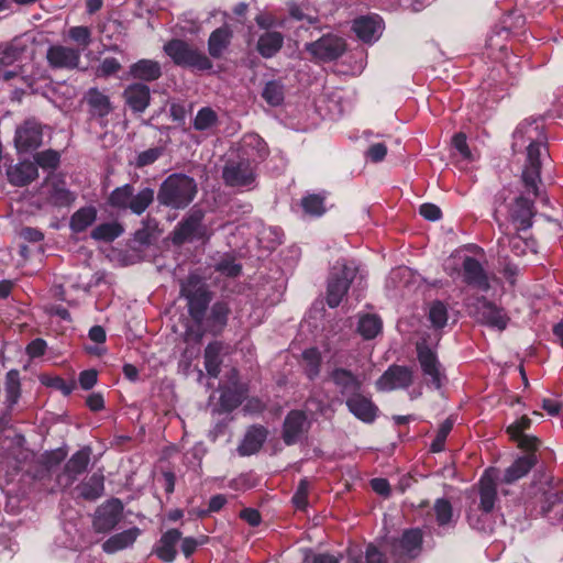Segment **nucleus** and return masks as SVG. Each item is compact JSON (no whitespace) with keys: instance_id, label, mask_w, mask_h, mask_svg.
Instances as JSON below:
<instances>
[{"instance_id":"nucleus-63","label":"nucleus","mask_w":563,"mask_h":563,"mask_svg":"<svg viewBox=\"0 0 563 563\" xmlns=\"http://www.w3.org/2000/svg\"><path fill=\"white\" fill-rule=\"evenodd\" d=\"M46 349H47L46 341L41 339V338H37V339L32 340L26 345L25 350H26V354L31 358H36V357H40V356L44 355Z\"/></svg>"},{"instance_id":"nucleus-51","label":"nucleus","mask_w":563,"mask_h":563,"mask_svg":"<svg viewBox=\"0 0 563 563\" xmlns=\"http://www.w3.org/2000/svg\"><path fill=\"white\" fill-rule=\"evenodd\" d=\"M301 208L310 217H321L325 212L324 197L318 194H308L301 198Z\"/></svg>"},{"instance_id":"nucleus-14","label":"nucleus","mask_w":563,"mask_h":563,"mask_svg":"<svg viewBox=\"0 0 563 563\" xmlns=\"http://www.w3.org/2000/svg\"><path fill=\"white\" fill-rule=\"evenodd\" d=\"M311 422L302 410H290L285 417L282 439L286 445H294L305 439Z\"/></svg>"},{"instance_id":"nucleus-11","label":"nucleus","mask_w":563,"mask_h":563,"mask_svg":"<svg viewBox=\"0 0 563 563\" xmlns=\"http://www.w3.org/2000/svg\"><path fill=\"white\" fill-rule=\"evenodd\" d=\"M416 349L422 374L427 378V385L433 389H440L445 375L435 351L429 347L424 340L417 342Z\"/></svg>"},{"instance_id":"nucleus-42","label":"nucleus","mask_w":563,"mask_h":563,"mask_svg":"<svg viewBox=\"0 0 563 563\" xmlns=\"http://www.w3.org/2000/svg\"><path fill=\"white\" fill-rule=\"evenodd\" d=\"M284 36L279 32H266L257 41V52L265 58L276 55L282 48Z\"/></svg>"},{"instance_id":"nucleus-15","label":"nucleus","mask_w":563,"mask_h":563,"mask_svg":"<svg viewBox=\"0 0 563 563\" xmlns=\"http://www.w3.org/2000/svg\"><path fill=\"white\" fill-rule=\"evenodd\" d=\"M43 143V130L40 122L27 119L16 128L14 144L19 153H31Z\"/></svg>"},{"instance_id":"nucleus-48","label":"nucleus","mask_w":563,"mask_h":563,"mask_svg":"<svg viewBox=\"0 0 563 563\" xmlns=\"http://www.w3.org/2000/svg\"><path fill=\"white\" fill-rule=\"evenodd\" d=\"M134 188L130 184L117 187L108 197V205L114 209L126 210L132 200Z\"/></svg>"},{"instance_id":"nucleus-23","label":"nucleus","mask_w":563,"mask_h":563,"mask_svg":"<svg viewBox=\"0 0 563 563\" xmlns=\"http://www.w3.org/2000/svg\"><path fill=\"white\" fill-rule=\"evenodd\" d=\"M123 506L119 499H113L96 514L93 527L98 532H109L114 529L122 519Z\"/></svg>"},{"instance_id":"nucleus-1","label":"nucleus","mask_w":563,"mask_h":563,"mask_svg":"<svg viewBox=\"0 0 563 563\" xmlns=\"http://www.w3.org/2000/svg\"><path fill=\"white\" fill-rule=\"evenodd\" d=\"M512 148L516 151L526 146L527 159L522 170V180L526 189L538 196V184L540 183L541 152L547 143L544 124L541 119L521 122L512 134Z\"/></svg>"},{"instance_id":"nucleus-41","label":"nucleus","mask_w":563,"mask_h":563,"mask_svg":"<svg viewBox=\"0 0 563 563\" xmlns=\"http://www.w3.org/2000/svg\"><path fill=\"white\" fill-rule=\"evenodd\" d=\"M356 329L364 340H372L382 332L383 321L376 313H361Z\"/></svg>"},{"instance_id":"nucleus-34","label":"nucleus","mask_w":563,"mask_h":563,"mask_svg":"<svg viewBox=\"0 0 563 563\" xmlns=\"http://www.w3.org/2000/svg\"><path fill=\"white\" fill-rule=\"evenodd\" d=\"M233 32L229 25H222L211 32L208 38V52L213 58H220L229 48Z\"/></svg>"},{"instance_id":"nucleus-49","label":"nucleus","mask_w":563,"mask_h":563,"mask_svg":"<svg viewBox=\"0 0 563 563\" xmlns=\"http://www.w3.org/2000/svg\"><path fill=\"white\" fill-rule=\"evenodd\" d=\"M219 117L217 112L210 107H203L198 110L192 126L195 130L206 132L217 126Z\"/></svg>"},{"instance_id":"nucleus-3","label":"nucleus","mask_w":563,"mask_h":563,"mask_svg":"<svg viewBox=\"0 0 563 563\" xmlns=\"http://www.w3.org/2000/svg\"><path fill=\"white\" fill-rule=\"evenodd\" d=\"M494 470L486 471L478 484V498L468 506L466 518L468 525L481 532L492 531V511L497 500V484L493 478Z\"/></svg>"},{"instance_id":"nucleus-52","label":"nucleus","mask_w":563,"mask_h":563,"mask_svg":"<svg viewBox=\"0 0 563 563\" xmlns=\"http://www.w3.org/2000/svg\"><path fill=\"white\" fill-rule=\"evenodd\" d=\"M305 373L309 379H314L320 373L321 354L317 347H310L302 352Z\"/></svg>"},{"instance_id":"nucleus-54","label":"nucleus","mask_w":563,"mask_h":563,"mask_svg":"<svg viewBox=\"0 0 563 563\" xmlns=\"http://www.w3.org/2000/svg\"><path fill=\"white\" fill-rule=\"evenodd\" d=\"M453 420L448 418L440 424L437 435L430 444L431 452L438 453L444 450L445 441L453 429Z\"/></svg>"},{"instance_id":"nucleus-19","label":"nucleus","mask_w":563,"mask_h":563,"mask_svg":"<svg viewBox=\"0 0 563 563\" xmlns=\"http://www.w3.org/2000/svg\"><path fill=\"white\" fill-rule=\"evenodd\" d=\"M230 311V303L227 299H220L213 302L209 314L205 316L202 327H197V339L200 340L207 331L212 334H219L228 324Z\"/></svg>"},{"instance_id":"nucleus-56","label":"nucleus","mask_w":563,"mask_h":563,"mask_svg":"<svg viewBox=\"0 0 563 563\" xmlns=\"http://www.w3.org/2000/svg\"><path fill=\"white\" fill-rule=\"evenodd\" d=\"M41 382L43 385L62 391L65 396H68L75 389L74 382H67L59 376H42Z\"/></svg>"},{"instance_id":"nucleus-28","label":"nucleus","mask_w":563,"mask_h":563,"mask_svg":"<svg viewBox=\"0 0 563 563\" xmlns=\"http://www.w3.org/2000/svg\"><path fill=\"white\" fill-rule=\"evenodd\" d=\"M434 522L438 527L435 533L443 536L455 528L459 516L454 514L452 504L446 498H438L433 505Z\"/></svg>"},{"instance_id":"nucleus-45","label":"nucleus","mask_w":563,"mask_h":563,"mask_svg":"<svg viewBox=\"0 0 563 563\" xmlns=\"http://www.w3.org/2000/svg\"><path fill=\"white\" fill-rule=\"evenodd\" d=\"M5 404L12 408L18 404L21 396L20 373L18 369H10L5 374L4 382Z\"/></svg>"},{"instance_id":"nucleus-32","label":"nucleus","mask_w":563,"mask_h":563,"mask_svg":"<svg viewBox=\"0 0 563 563\" xmlns=\"http://www.w3.org/2000/svg\"><path fill=\"white\" fill-rule=\"evenodd\" d=\"M510 218L518 223V230H527L532 227L533 202L528 198L519 196L510 207Z\"/></svg>"},{"instance_id":"nucleus-20","label":"nucleus","mask_w":563,"mask_h":563,"mask_svg":"<svg viewBox=\"0 0 563 563\" xmlns=\"http://www.w3.org/2000/svg\"><path fill=\"white\" fill-rule=\"evenodd\" d=\"M538 501L540 509L537 515L545 518L551 525L560 526L563 529V494L542 493Z\"/></svg>"},{"instance_id":"nucleus-12","label":"nucleus","mask_w":563,"mask_h":563,"mask_svg":"<svg viewBox=\"0 0 563 563\" xmlns=\"http://www.w3.org/2000/svg\"><path fill=\"white\" fill-rule=\"evenodd\" d=\"M472 313L481 323L500 331L505 330L509 322V317L506 311L485 297L476 299L473 305Z\"/></svg>"},{"instance_id":"nucleus-61","label":"nucleus","mask_w":563,"mask_h":563,"mask_svg":"<svg viewBox=\"0 0 563 563\" xmlns=\"http://www.w3.org/2000/svg\"><path fill=\"white\" fill-rule=\"evenodd\" d=\"M162 154L163 151L159 147L145 150L137 155L135 164L137 167L148 166L156 162L162 156Z\"/></svg>"},{"instance_id":"nucleus-44","label":"nucleus","mask_w":563,"mask_h":563,"mask_svg":"<svg viewBox=\"0 0 563 563\" xmlns=\"http://www.w3.org/2000/svg\"><path fill=\"white\" fill-rule=\"evenodd\" d=\"M90 454L91 450L89 448H84L73 454L66 463V473L71 478H76L78 475L82 474L89 465Z\"/></svg>"},{"instance_id":"nucleus-8","label":"nucleus","mask_w":563,"mask_h":563,"mask_svg":"<svg viewBox=\"0 0 563 563\" xmlns=\"http://www.w3.org/2000/svg\"><path fill=\"white\" fill-rule=\"evenodd\" d=\"M25 48L11 43L4 46H0V79L9 81L12 79H19L25 87L33 88L35 79L32 75L25 73L24 66H19L14 69H8L15 63L21 62L24 57Z\"/></svg>"},{"instance_id":"nucleus-26","label":"nucleus","mask_w":563,"mask_h":563,"mask_svg":"<svg viewBox=\"0 0 563 563\" xmlns=\"http://www.w3.org/2000/svg\"><path fill=\"white\" fill-rule=\"evenodd\" d=\"M349 411L358 420L365 423L375 421L378 407L372 401L371 397L363 395L361 391L345 401Z\"/></svg>"},{"instance_id":"nucleus-35","label":"nucleus","mask_w":563,"mask_h":563,"mask_svg":"<svg viewBox=\"0 0 563 563\" xmlns=\"http://www.w3.org/2000/svg\"><path fill=\"white\" fill-rule=\"evenodd\" d=\"M129 76L143 81H154L162 76V67L153 59H140L129 67Z\"/></svg>"},{"instance_id":"nucleus-58","label":"nucleus","mask_w":563,"mask_h":563,"mask_svg":"<svg viewBox=\"0 0 563 563\" xmlns=\"http://www.w3.org/2000/svg\"><path fill=\"white\" fill-rule=\"evenodd\" d=\"M68 36L84 48L91 42V31L88 26H73L68 31Z\"/></svg>"},{"instance_id":"nucleus-47","label":"nucleus","mask_w":563,"mask_h":563,"mask_svg":"<svg viewBox=\"0 0 563 563\" xmlns=\"http://www.w3.org/2000/svg\"><path fill=\"white\" fill-rule=\"evenodd\" d=\"M262 98L271 107L282 106L285 99L284 84L277 79L268 80L262 90Z\"/></svg>"},{"instance_id":"nucleus-62","label":"nucleus","mask_w":563,"mask_h":563,"mask_svg":"<svg viewBox=\"0 0 563 563\" xmlns=\"http://www.w3.org/2000/svg\"><path fill=\"white\" fill-rule=\"evenodd\" d=\"M386 155H387V146L380 142L371 145L365 153L366 159H368L373 163L382 162L386 157Z\"/></svg>"},{"instance_id":"nucleus-38","label":"nucleus","mask_w":563,"mask_h":563,"mask_svg":"<svg viewBox=\"0 0 563 563\" xmlns=\"http://www.w3.org/2000/svg\"><path fill=\"white\" fill-rule=\"evenodd\" d=\"M77 490L79 492V496L86 500L100 498L104 490L103 474L101 472L93 473L77 486Z\"/></svg>"},{"instance_id":"nucleus-29","label":"nucleus","mask_w":563,"mask_h":563,"mask_svg":"<svg viewBox=\"0 0 563 563\" xmlns=\"http://www.w3.org/2000/svg\"><path fill=\"white\" fill-rule=\"evenodd\" d=\"M86 101L89 107V113L100 120L102 126L107 125L104 120L112 111L110 98L97 88H90L86 95Z\"/></svg>"},{"instance_id":"nucleus-21","label":"nucleus","mask_w":563,"mask_h":563,"mask_svg":"<svg viewBox=\"0 0 563 563\" xmlns=\"http://www.w3.org/2000/svg\"><path fill=\"white\" fill-rule=\"evenodd\" d=\"M352 29L361 41L372 44L382 36L384 21L378 14L362 15L353 21Z\"/></svg>"},{"instance_id":"nucleus-33","label":"nucleus","mask_w":563,"mask_h":563,"mask_svg":"<svg viewBox=\"0 0 563 563\" xmlns=\"http://www.w3.org/2000/svg\"><path fill=\"white\" fill-rule=\"evenodd\" d=\"M536 464L537 456L534 453H527L516 459L514 463L505 470L501 482L512 484L519 481L525 477Z\"/></svg>"},{"instance_id":"nucleus-16","label":"nucleus","mask_w":563,"mask_h":563,"mask_svg":"<svg viewBox=\"0 0 563 563\" xmlns=\"http://www.w3.org/2000/svg\"><path fill=\"white\" fill-rule=\"evenodd\" d=\"M422 548V532L420 529L405 530L401 538L393 543V554L397 563L417 558Z\"/></svg>"},{"instance_id":"nucleus-2","label":"nucleus","mask_w":563,"mask_h":563,"mask_svg":"<svg viewBox=\"0 0 563 563\" xmlns=\"http://www.w3.org/2000/svg\"><path fill=\"white\" fill-rule=\"evenodd\" d=\"M365 275L361 265L355 261L339 260L331 267L328 287L327 303L330 308H336L345 297L349 288L353 285L355 288H364Z\"/></svg>"},{"instance_id":"nucleus-9","label":"nucleus","mask_w":563,"mask_h":563,"mask_svg":"<svg viewBox=\"0 0 563 563\" xmlns=\"http://www.w3.org/2000/svg\"><path fill=\"white\" fill-rule=\"evenodd\" d=\"M257 168L239 157L227 161L222 169V178L227 186L251 189L255 186Z\"/></svg>"},{"instance_id":"nucleus-55","label":"nucleus","mask_w":563,"mask_h":563,"mask_svg":"<svg viewBox=\"0 0 563 563\" xmlns=\"http://www.w3.org/2000/svg\"><path fill=\"white\" fill-rule=\"evenodd\" d=\"M34 161L36 167L40 166L43 169L54 170L59 164L60 155L57 151L46 150L37 153L34 156Z\"/></svg>"},{"instance_id":"nucleus-59","label":"nucleus","mask_w":563,"mask_h":563,"mask_svg":"<svg viewBox=\"0 0 563 563\" xmlns=\"http://www.w3.org/2000/svg\"><path fill=\"white\" fill-rule=\"evenodd\" d=\"M121 69L120 62L114 57H106L101 60L97 68V75L99 77H110L117 74Z\"/></svg>"},{"instance_id":"nucleus-4","label":"nucleus","mask_w":563,"mask_h":563,"mask_svg":"<svg viewBox=\"0 0 563 563\" xmlns=\"http://www.w3.org/2000/svg\"><path fill=\"white\" fill-rule=\"evenodd\" d=\"M196 180L181 173H174L161 184L157 200L162 206L173 209H185L197 195Z\"/></svg>"},{"instance_id":"nucleus-13","label":"nucleus","mask_w":563,"mask_h":563,"mask_svg":"<svg viewBox=\"0 0 563 563\" xmlns=\"http://www.w3.org/2000/svg\"><path fill=\"white\" fill-rule=\"evenodd\" d=\"M268 154L269 150L266 142L256 133L243 135L236 146V157L252 163L256 168L266 159Z\"/></svg>"},{"instance_id":"nucleus-27","label":"nucleus","mask_w":563,"mask_h":563,"mask_svg":"<svg viewBox=\"0 0 563 563\" xmlns=\"http://www.w3.org/2000/svg\"><path fill=\"white\" fill-rule=\"evenodd\" d=\"M122 96L125 104L134 113H143L151 102V90L148 86L143 82H133L128 85L123 90Z\"/></svg>"},{"instance_id":"nucleus-36","label":"nucleus","mask_w":563,"mask_h":563,"mask_svg":"<svg viewBox=\"0 0 563 563\" xmlns=\"http://www.w3.org/2000/svg\"><path fill=\"white\" fill-rule=\"evenodd\" d=\"M267 438V430L261 426H254L247 430L241 444L239 445V453L243 456L252 455L260 451Z\"/></svg>"},{"instance_id":"nucleus-24","label":"nucleus","mask_w":563,"mask_h":563,"mask_svg":"<svg viewBox=\"0 0 563 563\" xmlns=\"http://www.w3.org/2000/svg\"><path fill=\"white\" fill-rule=\"evenodd\" d=\"M228 387L221 388L220 406L223 411L230 412L235 409L244 399L245 388L239 384V373L231 368L228 374Z\"/></svg>"},{"instance_id":"nucleus-6","label":"nucleus","mask_w":563,"mask_h":563,"mask_svg":"<svg viewBox=\"0 0 563 563\" xmlns=\"http://www.w3.org/2000/svg\"><path fill=\"white\" fill-rule=\"evenodd\" d=\"M455 256L448 260L444 269L451 276L461 275L462 280L472 287L482 291H488L490 288L488 275L482 263L473 256L464 255L461 257V268L455 264Z\"/></svg>"},{"instance_id":"nucleus-39","label":"nucleus","mask_w":563,"mask_h":563,"mask_svg":"<svg viewBox=\"0 0 563 563\" xmlns=\"http://www.w3.org/2000/svg\"><path fill=\"white\" fill-rule=\"evenodd\" d=\"M98 211L93 206L79 208L69 220V228L74 233H82L97 220Z\"/></svg>"},{"instance_id":"nucleus-30","label":"nucleus","mask_w":563,"mask_h":563,"mask_svg":"<svg viewBox=\"0 0 563 563\" xmlns=\"http://www.w3.org/2000/svg\"><path fill=\"white\" fill-rule=\"evenodd\" d=\"M181 539V532L178 529H169L164 532L155 545L154 553L159 560L172 563L177 555V544Z\"/></svg>"},{"instance_id":"nucleus-43","label":"nucleus","mask_w":563,"mask_h":563,"mask_svg":"<svg viewBox=\"0 0 563 563\" xmlns=\"http://www.w3.org/2000/svg\"><path fill=\"white\" fill-rule=\"evenodd\" d=\"M76 199V195L66 188L64 183H54L46 195V203L52 207H69Z\"/></svg>"},{"instance_id":"nucleus-22","label":"nucleus","mask_w":563,"mask_h":563,"mask_svg":"<svg viewBox=\"0 0 563 563\" xmlns=\"http://www.w3.org/2000/svg\"><path fill=\"white\" fill-rule=\"evenodd\" d=\"M329 379L335 386L342 397V400L344 399V401L349 397L358 394L362 389V382L360 378L346 368H333L329 373Z\"/></svg>"},{"instance_id":"nucleus-46","label":"nucleus","mask_w":563,"mask_h":563,"mask_svg":"<svg viewBox=\"0 0 563 563\" xmlns=\"http://www.w3.org/2000/svg\"><path fill=\"white\" fill-rule=\"evenodd\" d=\"M124 232L123 227L117 222L100 223L91 231V239L101 242H112Z\"/></svg>"},{"instance_id":"nucleus-37","label":"nucleus","mask_w":563,"mask_h":563,"mask_svg":"<svg viewBox=\"0 0 563 563\" xmlns=\"http://www.w3.org/2000/svg\"><path fill=\"white\" fill-rule=\"evenodd\" d=\"M140 533L141 530L136 527H133L120 533L113 534L103 542L102 549L106 553L110 554L124 550L135 542Z\"/></svg>"},{"instance_id":"nucleus-57","label":"nucleus","mask_w":563,"mask_h":563,"mask_svg":"<svg viewBox=\"0 0 563 563\" xmlns=\"http://www.w3.org/2000/svg\"><path fill=\"white\" fill-rule=\"evenodd\" d=\"M216 271L228 277H236L241 274L242 266L233 258L227 257L216 264Z\"/></svg>"},{"instance_id":"nucleus-31","label":"nucleus","mask_w":563,"mask_h":563,"mask_svg":"<svg viewBox=\"0 0 563 563\" xmlns=\"http://www.w3.org/2000/svg\"><path fill=\"white\" fill-rule=\"evenodd\" d=\"M38 176L37 167L33 162L23 161L7 169V177L11 185L23 187Z\"/></svg>"},{"instance_id":"nucleus-53","label":"nucleus","mask_w":563,"mask_h":563,"mask_svg":"<svg viewBox=\"0 0 563 563\" xmlns=\"http://www.w3.org/2000/svg\"><path fill=\"white\" fill-rule=\"evenodd\" d=\"M428 319L434 329L444 328L449 319L446 305L440 300L433 301L429 307Z\"/></svg>"},{"instance_id":"nucleus-10","label":"nucleus","mask_w":563,"mask_h":563,"mask_svg":"<svg viewBox=\"0 0 563 563\" xmlns=\"http://www.w3.org/2000/svg\"><path fill=\"white\" fill-rule=\"evenodd\" d=\"M205 212L201 209H191L188 214L176 225L173 241L180 244L208 238V230L202 223Z\"/></svg>"},{"instance_id":"nucleus-64","label":"nucleus","mask_w":563,"mask_h":563,"mask_svg":"<svg viewBox=\"0 0 563 563\" xmlns=\"http://www.w3.org/2000/svg\"><path fill=\"white\" fill-rule=\"evenodd\" d=\"M98 380V373L95 369H86L79 374L80 387L85 390L91 389Z\"/></svg>"},{"instance_id":"nucleus-17","label":"nucleus","mask_w":563,"mask_h":563,"mask_svg":"<svg viewBox=\"0 0 563 563\" xmlns=\"http://www.w3.org/2000/svg\"><path fill=\"white\" fill-rule=\"evenodd\" d=\"M307 51L316 58L331 62L339 58L345 51V41L334 34H327L307 44Z\"/></svg>"},{"instance_id":"nucleus-50","label":"nucleus","mask_w":563,"mask_h":563,"mask_svg":"<svg viewBox=\"0 0 563 563\" xmlns=\"http://www.w3.org/2000/svg\"><path fill=\"white\" fill-rule=\"evenodd\" d=\"M154 200V190L152 188L145 187L141 189L137 194H132V200L130 202L129 210L132 213L141 216L153 202Z\"/></svg>"},{"instance_id":"nucleus-40","label":"nucleus","mask_w":563,"mask_h":563,"mask_svg":"<svg viewBox=\"0 0 563 563\" xmlns=\"http://www.w3.org/2000/svg\"><path fill=\"white\" fill-rule=\"evenodd\" d=\"M223 344L219 341L210 342L205 349V368L210 377L217 378L222 364Z\"/></svg>"},{"instance_id":"nucleus-18","label":"nucleus","mask_w":563,"mask_h":563,"mask_svg":"<svg viewBox=\"0 0 563 563\" xmlns=\"http://www.w3.org/2000/svg\"><path fill=\"white\" fill-rule=\"evenodd\" d=\"M413 382V371L408 366L390 365L377 379L376 387L380 391L406 389Z\"/></svg>"},{"instance_id":"nucleus-25","label":"nucleus","mask_w":563,"mask_h":563,"mask_svg":"<svg viewBox=\"0 0 563 563\" xmlns=\"http://www.w3.org/2000/svg\"><path fill=\"white\" fill-rule=\"evenodd\" d=\"M48 64L53 68H76L80 62V51L64 45H52L46 53Z\"/></svg>"},{"instance_id":"nucleus-7","label":"nucleus","mask_w":563,"mask_h":563,"mask_svg":"<svg viewBox=\"0 0 563 563\" xmlns=\"http://www.w3.org/2000/svg\"><path fill=\"white\" fill-rule=\"evenodd\" d=\"M164 52L178 66L197 70H209L212 68V63L205 53L181 40H172L166 43Z\"/></svg>"},{"instance_id":"nucleus-60","label":"nucleus","mask_w":563,"mask_h":563,"mask_svg":"<svg viewBox=\"0 0 563 563\" xmlns=\"http://www.w3.org/2000/svg\"><path fill=\"white\" fill-rule=\"evenodd\" d=\"M309 482L307 478L300 479L298 487L292 496V503L298 509L306 508L308 501Z\"/></svg>"},{"instance_id":"nucleus-5","label":"nucleus","mask_w":563,"mask_h":563,"mask_svg":"<svg viewBox=\"0 0 563 563\" xmlns=\"http://www.w3.org/2000/svg\"><path fill=\"white\" fill-rule=\"evenodd\" d=\"M180 296L186 299L188 313L197 327H202L212 294L196 274H189L180 284Z\"/></svg>"}]
</instances>
